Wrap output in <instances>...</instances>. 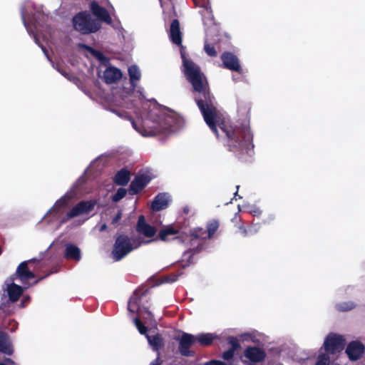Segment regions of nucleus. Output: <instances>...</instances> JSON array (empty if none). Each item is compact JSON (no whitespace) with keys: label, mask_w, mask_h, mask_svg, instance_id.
Wrapping results in <instances>:
<instances>
[{"label":"nucleus","mask_w":365,"mask_h":365,"mask_svg":"<svg viewBox=\"0 0 365 365\" xmlns=\"http://www.w3.org/2000/svg\"><path fill=\"white\" fill-rule=\"evenodd\" d=\"M108 6L112 10L110 12L105 8L99 6L97 1H93L91 3L90 9L92 14L95 16H96L99 20L108 24H110L112 23V19L110 13L113 14V11H114V8L110 3H108Z\"/></svg>","instance_id":"obj_11"},{"label":"nucleus","mask_w":365,"mask_h":365,"mask_svg":"<svg viewBox=\"0 0 365 365\" xmlns=\"http://www.w3.org/2000/svg\"><path fill=\"white\" fill-rule=\"evenodd\" d=\"M249 233H252L253 232H256V230H252V228H249L248 231Z\"/></svg>","instance_id":"obj_46"},{"label":"nucleus","mask_w":365,"mask_h":365,"mask_svg":"<svg viewBox=\"0 0 365 365\" xmlns=\"http://www.w3.org/2000/svg\"><path fill=\"white\" fill-rule=\"evenodd\" d=\"M364 346L359 341H352L349 343L346 347V353L349 358L355 361L357 360L360 356L364 353Z\"/></svg>","instance_id":"obj_18"},{"label":"nucleus","mask_w":365,"mask_h":365,"mask_svg":"<svg viewBox=\"0 0 365 365\" xmlns=\"http://www.w3.org/2000/svg\"><path fill=\"white\" fill-rule=\"evenodd\" d=\"M176 280V278L173 277L172 279H168L167 282H173Z\"/></svg>","instance_id":"obj_45"},{"label":"nucleus","mask_w":365,"mask_h":365,"mask_svg":"<svg viewBox=\"0 0 365 365\" xmlns=\"http://www.w3.org/2000/svg\"><path fill=\"white\" fill-rule=\"evenodd\" d=\"M161 7L163 9V11H171L173 9V0H159Z\"/></svg>","instance_id":"obj_34"},{"label":"nucleus","mask_w":365,"mask_h":365,"mask_svg":"<svg viewBox=\"0 0 365 365\" xmlns=\"http://www.w3.org/2000/svg\"><path fill=\"white\" fill-rule=\"evenodd\" d=\"M29 297H24L23 300L26 301V300H29Z\"/></svg>","instance_id":"obj_48"},{"label":"nucleus","mask_w":365,"mask_h":365,"mask_svg":"<svg viewBox=\"0 0 365 365\" xmlns=\"http://www.w3.org/2000/svg\"><path fill=\"white\" fill-rule=\"evenodd\" d=\"M0 365H16V364L11 359L6 358L2 362H0Z\"/></svg>","instance_id":"obj_40"},{"label":"nucleus","mask_w":365,"mask_h":365,"mask_svg":"<svg viewBox=\"0 0 365 365\" xmlns=\"http://www.w3.org/2000/svg\"><path fill=\"white\" fill-rule=\"evenodd\" d=\"M346 341L341 335L329 334L324 342V348L327 354H335L344 349Z\"/></svg>","instance_id":"obj_8"},{"label":"nucleus","mask_w":365,"mask_h":365,"mask_svg":"<svg viewBox=\"0 0 365 365\" xmlns=\"http://www.w3.org/2000/svg\"><path fill=\"white\" fill-rule=\"evenodd\" d=\"M178 233V231L172 227H167L161 230L159 232V237L163 241L169 240L170 235H175Z\"/></svg>","instance_id":"obj_29"},{"label":"nucleus","mask_w":365,"mask_h":365,"mask_svg":"<svg viewBox=\"0 0 365 365\" xmlns=\"http://www.w3.org/2000/svg\"><path fill=\"white\" fill-rule=\"evenodd\" d=\"M204 49L207 54L210 56H217V52L215 49V48L212 46H210L207 41H205Z\"/></svg>","instance_id":"obj_35"},{"label":"nucleus","mask_w":365,"mask_h":365,"mask_svg":"<svg viewBox=\"0 0 365 365\" xmlns=\"http://www.w3.org/2000/svg\"><path fill=\"white\" fill-rule=\"evenodd\" d=\"M150 180V176L147 173L138 175L130 185L129 193L131 195L137 194L149 183Z\"/></svg>","instance_id":"obj_13"},{"label":"nucleus","mask_w":365,"mask_h":365,"mask_svg":"<svg viewBox=\"0 0 365 365\" xmlns=\"http://www.w3.org/2000/svg\"><path fill=\"white\" fill-rule=\"evenodd\" d=\"M201 8L202 9L200 11V13L202 16L204 24L205 26H210L212 31H217V27L215 26L213 21V15L210 4L208 2L204 3L201 6Z\"/></svg>","instance_id":"obj_16"},{"label":"nucleus","mask_w":365,"mask_h":365,"mask_svg":"<svg viewBox=\"0 0 365 365\" xmlns=\"http://www.w3.org/2000/svg\"><path fill=\"white\" fill-rule=\"evenodd\" d=\"M146 338L150 346L154 351H158L163 345V339L160 334L148 335L146 334Z\"/></svg>","instance_id":"obj_25"},{"label":"nucleus","mask_w":365,"mask_h":365,"mask_svg":"<svg viewBox=\"0 0 365 365\" xmlns=\"http://www.w3.org/2000/svg\"><path fill=\"white\" fill-rule=\"evenodd\" d=\"M106 229H107V225H106V224H105V223H104V224H103V225H101L99 227V231H100V232H103V231L106 230Z\"/></svg>","instance_id":"obj_42"},{"label":"nucleus","mask_w":365,"mask_h":365,"mask_svg":"<svg viewBox=\"0 0 365 365\" xmlns=\"http://www.w3.org/2000/svg\"><path fill=\"white\" fill-rule=\"evenodd\" d=\"M126 192H127V191L125 188H119L118 190V191L116 192V193L113 195V197H112L113 201L118 202L119 200H120L122 198H123L125 197V195H126Z\"/></svg>","instance_id":"obj_33"},{"label":"nucleus","mask_w":365,"mask_h":365,"mask_svg":"<svg viewBox=\"0 0 365 365\" xmlns=\"http://www.w3.org/2000/svg\"><path fill=\"white\" fill-rule=\"evenodd\" d=\"M265 356L266 354L263 349L256 346H250L245 350L242 361L247 365H254L263 361Z\"/></svg>","instance_id":"obj_10"},{"label":"nucleus","mask_w":365,"mask_h":365,"mask_svg":"<svg viewBox=\"0 0 365 365\" xmlns=\"http://www.w3.org/2000/svg\"><path fill=\"white\" fill-rule=\"evenodd\" d=\"M205 365H232V364H227L221 361L212 360V361L206 362L205 364Z\"/></svg>","instance_id":"obj_38"},{"label":"nucleus","mask_w":365,"mask_h":365,"mask_svg":"<svg viewBox=\"0 0 365 365\" xmlns=\"http://www.w3.org/2000/svg\"><path fill=\"white\" fill-rule=\"evenodd\" d=\"M177 340L179 341V351L183 356H192V351H190V347L193 345L195 341L194 335L183 333Z\"/></svg>","instance_id":"obj_12"},{"label":"nucleus","mask_w":365,"mask_h":365,"mask_svg":"<svg viewBox=\"0 0 365 365\" xmlns=\"http://www.w3.org/2000/svg\"><path fill=\"white\" fill-rule=\"evenodd\" d=\"M330 358L328 354H321L318 356V359L315 365H329Z\"/></svg>","instance_id":"obj_31"},{"label":"nucleus","mask_w":365,"mask_h":365,"mask_svg":"<svg viewBox=\"0 0 365 365\" xmlns=\"http://www.w3.org/2000/svg\"><path fill=\"white\" fill-rule=\"evenodd\" d=\"M143 294L140 291H135L129 299L128 304V310L131 313H137L138 317L133 319V322L137 327L138 331L141 334H145L147 328L143 324L140 318H143L146 323H152L153 315L150 312L145 308H140L139 302L141 299Z\"/></svg>","instance_id":"obj_4"},{"label":"nucleus","mask_w":365,"mask_h":365,"mask_svg":"<svg viewBox=\"0 0 365 365\" xmlns=\"http://www.w3.org/2000/svg\"><path fill=\"white\" fill-rule=\"evenodd\" d=\"M354 307V304L352 302L337 304V309L340 311H348Z\"/></svg>","instance_id":"obj_36"},{"label":"nucleus","mask_w":365,"mask_h":365,"mask_svg":"<svg viewBox=\"0 0 365 365\" xmlns=\"http://www.w3.org/2000/svg\"><path fill=\"white\" fill-rule=\"evenodd\" d=\"M65 257L68 259L79 261L81 258V251L76 245L68 243L66 245Z\"/></svg>","instance_id":"obj_22"},{"label":"nucleus","mask_w":365,"mask_h":365,"mask_svg":"<svg viewBox=\"0 0 365 365\" xmlns=\"http://www.w3.org/2000/svg\"><path fill=\"white\" fill-rule=\"evenodd\" d=\"M170 38L173 43L176 45H181L182 36L180 29V24L178 20H173L170 29Z\"/></svg>","instance_id":"obj_23"},{"label":"nucleus","mask_w":365,"mask_h":365,"mask_svg":"<svg viewBox=\"0 0 365 365\" xmlns=\"http://www.w3.org/2000/svg\"><path fill=\"white\" fill-rule=\"evenodd\" d=\"M122 217V212L121 211H118V213L115 215V216L112 220V223L113 225H115L118 222V221L120 220Z\"/></svg>","instance_id":"obj_39"},{"label":"nucleus","mask_w":365,"mask_h":365,"mask_svg":"<svg viewBox=\"0 0 365 365\" xmlns=\"http://www.w3.org/2000/svg\"><path fill=\"white\" fill-rule=\"evenodd\" d=\"M77 193L74 188H71L63 196L58 200L54 205L48 211L47 215H53L59 218L58 215L61 210L69 205L71 201L76 197Z\"/></svg>","instance_id":"obj_9"},{"label":"nucleus","mask_w":365,"mask_h":365,"mask_svg":"<svg viewBox=\"0 0 365 365\" xmlns=\"http://www.w3.org/2000/svg\"><path fill=\"white\" fill-rule=\"evenodd\" d=\"M150 240L145 241L135 238H128L127 236H119L115 242L112 255L115 261H119L125 257L133 250L137 249L143 244L150 242Z\"/></svg>","instance_id":"obj_5"},{"label":"nucleus","mask_w":365,"mask_h":365,"mask_svg":"<svg viewBox=\"0 0 365 365\" xmlns=\"http://www.w3.org/2000/svg\"><path fill=\"white\" fill-rule=\"evenodd\" d=\"M180 53L183 71L187 79L192 85L195 91L203 95L204 99L196 98V102L207 125L217 136H218L217 125L220 127L227 138V145L230 150L234 151L236 148L247 150L250 147L252 148L253 145L251 142L252 135L249 128L234 129L229 125L222 113L215 106L209 92L207 91V82L199 66L186 58L182 48Z\"/></svg>","instance_id":"obj_2"},{"label":"nucleus","mask_w":365,"mask_h":365,"mask_svg":"<svg viewBox=\"0 0 365 365\" xmlns=\"http://www.w3.org/2000/svg\"><path fill=\"white\" fill-rule=\"evenodd\" d=\"M206 34H207V36H209V32L207 31H206Z\"/></svg>","instance_id":"obj_51"},{"label":"nucleus","mask_w":365,"mask_h":365,"mask_svg":"<svg viewBox=\"0 0 365 365\" xmlns=\"http://www.w3.org/2000/svg\"><path fill=\"white\" fill-rule=\"evenodd\" d=\"M97 201L96 200H83L73 206L62 218H59L61 223H63L72 218L88 215L93 210Z\"/></svg>","instance_id":"obj_7"},{"label":"nucleus","mask_w":365,"mask_h":365,"mask_svg":"<svg viewBox=\"0 0 365 365\" xmlns=\"http://www.w3.org/2000/svg\"><path fill=\"white\" fill-rule=\"evenodd\" d=\"M150 365H160L159 362V357H158L154 361L151 362Z\"/></svg>","instance_id":"obj_43"},{"label":"nucleus","mask_w":365,"mask_h":365,"mask_svg":"<svg viewBox=\"0 0 365 365\" xmlns=\"http://www.w3.org/2000/svg\"><path fill=\"white\" fill-rule=\"evenodd\" d=\"M43 40H44V41H48L47 37H46V36H43Z\"/></svg>","instance_id":"obj_47"},{"label":"nucleus","mask_w":365,"mask_h":365,"mask_svg":"<svg viewBox=\"0 0 365 365\" xmlns=\"http://www.w3.org/2000/svg\"><path fill=\"white\" fill-rule=\"evenodd\" d=\"M122 76L121 71L115 67H108L103 73V78L107 83H113Z\"/></svg>","instance_id":"obj_21"},{"label":"nucleus","mask_w":365,"mask_h":365,"mask_svg":"<svg viewBox=\"0 0 365 365\" xmlns=\"http://www.w3.org/2000/svg\"><path fill=\"white\" fill-rule=\"evenodd\" d=\"M201 231H202V229H200L199 230H195L194 232L192 233L191 236L195 237V238H198V237L205 238L206 237L202 236Z\"/></svg>","instance_id":"obj_41"},{"label":"nucleus","mask_w":365,"mask_h":365,"mask_svg":"<svg viewBox=\"0 0 365 365\" xmlns=\"http://www.w3.org/2000/svg\"><path fill=\"white\" fill-rule=\"evenodd\" d=\"M112 111H113V113H116L118 115H119L120 117L126 116V115H125L124 113H120L117 112V111H116V110H112Z\"/></svg>","instance_id":"obj_44"},{"label":"nucleus","mask_w":365,"mask_h":365,"mask_svg":"<svg viewBox=\"0 0 365 365\" xmlns=\"http://www.w3.org/2000/svg\"><path fill=\"white\" fill-rule=\"evenodd\" d=\"M221 58L225 68L240 72V65L236 56L231 53L226 52L222 55Z\"/></svg>","instance_id":"obj_17"},{"label":"nucleus","mask_w":365,"mask_h":365,"mask_svg":"<svg viewBox=\"0 0 365 365\" xmlns=\"http://www.w3.org/2000/svg\"><path fill=\"white\" fill-rule=\"evenodd\" d=\"M78 47L81 48H83L86 51H88L91 53H92L98 60L101 61V63L106 64L108 62V59L103 56L102 53L100 51H96L93 49L91 47L88 46L85 44L79 43Z\"/></svg>","instance_id":"obj_28"},{"label":"nucleus","mask_w":365,"mask_h":365,"mask_svg":"<svg viewBox=\"0 0 365 365\" xmlns=\"http://www.w3.org/2000/svg\"><path fill=\"white\" fill-rule=\"evenodd\" d=\"M33 9H34V6L31 1L24 3L21 9L22 21L29 34L33 36L35 42L41 46L45 55L47 56L45 48L40 44L38 34L41 26L38 19L44 20L45 16L38 9L36 10V13L32 14L31 10Z\"/></svg>","instance_id":"obj_3"},{"label":"nucleus","mask_w":365,"mask_h":365,"mask_svg":"<svg viewBox=\"0 0 365 365\" xmlns=\"http://www.w3.org/2000/svg\"><path fill=\"white\" fill-rule=\"evenodd\" d=\"M193 1H195L196 6H199L198 4L197 3L196 0H193Z\"/></svg>","instance_id":"obj_49"},{"label":"nucleus","mask_w":365,"mask_h":365,"mask_svg":"<svg viewBox=\"0 0 365 365\" xmlns=\"http://www.w3.org/2000/svg\"><path fill=\"white\" fill-rule=\"evenodd\" d=\"M34 261L35 259L24 261L18 266L15 276L18 277L23 284H26L28 280L35 277V274L28 267V264Z\"/></svg>","instance_id":"obj_14"},{"label":"nucleus","mask_w":365,"mask_h":365,"mask_svg":"<svg viewBox=\"0 0 365 365\" xmlns=\"http://www.w3.org/2000/svg\"><path fill=\"white\" fill-rule=\"evenodd\" d=\"M195 336V341L199 342L201 345L208 346L212 344L213 340L216 338L215 335L210 333L200 334Z\"/></svg>","instance_id":"obj_26"},{"label":"nucleus","mask_w":365,"mask_h":365,"mask_svg":"<svg viewBox=\"0 0 365 365\" xmlns=\"http://www.w3.org/2000/svg\"><path fill=\"white\" fill-rule=\"evenodd\" d=\"M176 238L180 239V238H182V236H177Z\"/></svg>","instance_id":"obj_50"},{"label":"nucleus","mask_w":365,"mask_h":365,"mask_svg":"<svg viewBox=\"0 0 365 365\" xmlns=\"http://www.w3.org/2000/svg\"><path fill=\"white\" fill-rule=\"evenodd\" d=\"M132 91L121 89L114 93L112 104L118 107H126L130 101L135 109L134 113L138 123L131 121L134 129L145 137L168 133L173 130L177 120L176 114L166 107L159 105L154 99L147 100L143 88L137 84L141 73L138 67L133 65L128 68Z\"/></svg>","instance_id":"obj_1"},{"label":"nucleus","mask_w":365,"mask_h":365,"mask_svg":"<svg viewBox=\"0 0 365 365\" xmlns=\"http://www.w3.org/2000/svg\"><path fill=\"white\" fill-rule=\"evenodd\" d=\"M24 289L22 287L16 284L14 282H7L6 292L11 302H15L18 301L22 294Z\"/></svg>","instance_id":"obj_20"},{"label":"nucleus","mask_w":365,"mask_h":365,"mask_svg":"<svg viewBox=\"0 0 365 365\" xmlns=\"http://www.w3.org/2000/svg\"><path fill=\"white\" fill-rule=\"evenodd\" d=\"M74 29L83 34L96 32L101 28L100 23L91 18L86 12H81L73 18Z\"/></svg>","instance_id":"obj_6"},{"label":"nucleus","mask_w":365,"mask_h":365,"mask_svg":"<svg viewBox=\"0 0 365 365\" xmlns=\"http://www.w3.org/2000/svg\"><path fill=\"white\" fill-rule=\"evenodd\" d=\"M136 230L140 234L145 237H152L156 233V228L148 224L143 215L138 217Z\"/></svg>","instance_id":"obj_15"},{"label":"nucleus","mask_w":365,"mask_h":365,"mask_svg":"<svg viewBox=\"0 0 365 365\" xmlns=\"http://www.w3.org/2000/svg\"><path fill=\"white\" fill-rule=\"evenodd\" d=\"M171 201L170 196L167 193L158 194L152 202V209L155 211H159L166 208Z\"/></svg>","instance_id":"obj_19"},{"label":"nucleus","mask_w":365,"mask_h":365,"mask_svg":"<svg viewBox=\"0 0 365 365\" xmlns=\"http://www.w3.org/2000/svg\"><path fill=\"white\" fill-rule=\"evenodd\" d=\"M247 211L249 213L252 214L253 216H259L261 214V210L254 205L247 207Z\"/></svg>","instance_id":"obj_37"},{"label":"nucleus","mask_w":365,"mask_h":365,"mask_svg":"<svg viewBox=\"0 0 365 365\" xmlns=\"http://www.w3.org/2000/svg\"><path fill=\"white\" fill-rule=\"evenodd\" d=\"M219 227V224L217 221L213 220L210 222L207 225V237H211L213 234L216 232Z\"/></svg>","instance_id":"obj_32"},{"label":"nucleus","mask_w":365,"mask_h":365,"mask_svg":"<svg viewBox=\"0 0 365 365\" xmlns=\"http://www.w3.org/2000/svg\"><path fill=\"white\" fill-rule=\"evenodd\" d=\"M0 352L7 355L13 354V348L7 335L0 334Z\"/></svg>","instance_id":"obj_24"},{"label":"nucleus","mask_w":365,"mask_h":365,"mask_svg":"<svg viewBox=\"0 0 365 365\" xmlns=\"http://www.w3.org/2000/svg\"><path fill=\"white\" fill-rule=\"evenodd\" d=\"M229 342L232 344V348L222 354V358L227 361L233 357L235 351L239 347L238 343L235 339H231Z\"/></svg>","instance_id":"obj_30"},{"label":"nucleus","mask_w":365,"mask_h":365,"mask_svg":"<svg viewBox=\"0 0 365 365\" xmlns=\"http://www.w3.org/2000/svg\"><path fill=\"white\" fill-rule=\"evenodd\" d=\"M130 180V173L125 170H120L115 176L114 180L115 183L120 185H126Z\"/></svg>","instance_id":"obj_27"}]
</instances>
